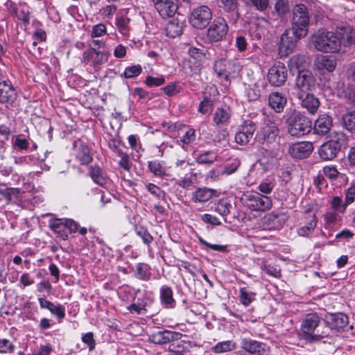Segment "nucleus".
Segmentation results:
<instances>
[{"mask_svg": "<svg viewBox=\"0 0 355 355\" xmlns=\"http://www.w3.org/2000/svg\"><path fill=\"white\" fill-rule=\"evenodd\" d=\"M180 335L179 333L165 330L152 334L150 339L154 343L162 345L178 339Z\"/></svg>", "mask_w": 355, "mask_h": 355, "instance_id": "obj_26", "label": "nucleus"}, {"mask_svg": "<svg viewBox=\"0 0 355 355\" xmlns=\"http://www.w3.org/2000/svg\"><path fill=\"white\" fill-rule=\"evenodd\" d=\"M212 103L208 98H205L198 106V111L202 114H209L211 111Z\"/></svg>", "mask_w": 355, "mask_h": 355, "instance_id": "obj_52", "label": "nucleus"}, {"mask_svg": "<svg viewBox=\"0 0 355 355\" xmlns=\"http://www.w3.org/2000/svg\"><path fill=\"white\" fill-rule=\"evenodd\" d=\"M214 194V191L208 188H200L193 195L192 200L195 202H205L209 200Z\"/></svg>", "mask_w": 355, "mask_h": 355, "instance_id": "obj_32", "label": "nucleus"}, {"mask_svg": "<svg viewBox=\"0 0 355 355\" xmlns=\"http://www.w3.org/2000/svg\"><path fill=\"white\" fill-rule=\"evenodd\" d=\"M306 57L303 55H295L291 58L289 64L291 67H295L300 70H304L303 69L306 67Z\"/></svg>", "mask_w": 355, "mask_h": 355, "instance_id": "obj_39", "label": "nucleus"}, {"mask_svg": "<svg viewBox=\"0 0 355 355\" xmlns=\"http://www.w3.org/2000/svg\"><path fill=\"white\" fill-rule=\"evenodd\" d=\"M288 77V70L286 65L277 62L271 66L267 74L269 83L274 87H281L286 83Z\"/></svg>", "mask_w": 355, "mask_h": 355, "instance_id": "obj_15", "label": "nucleus"}, {"mask_svg": "<svg viewBox=\"0 0 355 355\" xmlns=\"http://www.w3.org/2000/svg\"><path fill=\"white\" fill-rule=\"evenodd\" d=\"M242 204L251 211H264L271 208L272 200L257 192L248 191L241 198Z\"/></svg>", "mask_w": 355, "mask_h": 355, "instance_id": "obj_7", "label": "nucleus"}, {"mask_svg": "<svg viewBox=\"0 0 355 355\" xmlns=\"http://www.w3.org/2000/svg\"><path fill=\"white\" fill-rule=\"evenodd\" d=\"M162 89L167 96H172L180 92L182 88L178 83H172L168 85L163 87Z\"/></svg>", "mask_w": 355, "mask_h": 355, "instance_id": "obj_50", "label": "nucleus"}, {"mask_svg": "<svg viewBox=\"0 0 355 355\" xmlns=\"http://www.w3.org/2000/svg\"><path fill=\"white\" fill-rule=\"evenodd\" d=\"M130 19L126 17H119L116 19L115 25L119 31L124 36H128L130 32Z\"/></svg>", "mask_w": 355, "mask_h": 355, "instance_id": "obj_38", "label": "nucleus"}, {"mask_svg": "<svg viewBox=\"0 0 355 355\" xmlns=\"http://www.w3.org/2000/svg\"><path fill=\"white\" fill-rule=\"evenodd\" d=\"M160 297L162 303L166 308H171L175 304L171 288L163 286L160 289Z\"/></svg>", "mask_w": 355, "mask_h": 355, "instance_id": "obj_31", "label": "nucleus"}, {"mask_svg": "<svg viewBox=\"0 0 355 355\" xmlns=\"http://www.w3.org/2000/svg\"><path fill=\"white\" fill-rule=\"evenodd\" d=\"M309 42L318 51L324 53L340 52L338 39L336 31L319 29L311 35Z\"/></svg>", "mask_w": 355, "mask_h": 355, "instance_id": "obj_1", "label": "nucleus"}, {"mask_svg": "<svg viewBox=\"0 0 355 355\" xmlns=\"http://www.w3.org/2000/svg\"><path fill=\"white\" fill-rule=\"evenodd\" d=\"M323 173L329 179H336L338 177V171L335 166H327L322 169Z\"/></svg>", "mask_w": 355, "mask_h": 355, "instance_id": "obj_59", "label": "nucleus"}, {"mask_svg": "<svg viewBox=\"0 0 355 355\" xmlns=\"http://www.w3.org/2000/svg\"><path fill=\"white\" fill-rule=\"evenodd\" d=\"M309 15L305 5L298 4L293 10L292 28L293 35L298 39L304 38L308 33Z\"/></svg>", "mask_w": 355, "mask_h": 355, "instance_id": "obj_3", "label": "nucleus"}, {"mask_svg": "<svg viewBox=\"0 0 355 355\" xmlns=\"http://www.w3.org/2000/svg\"><path fill=\"white\" fill-rule=\"evenodd\" d=\"M142 71V68L139 64L128 67L123 72V77L125 78H131L138 76Z\"/></svg>", "mask_w": 355, "mask_h": 355, "instance_id": "obj_45", "label": "nucleus"}, {"mask_svg": "<svg viewBox=\"0 0 355 355\" xmlns=\"http://www.w3.org/2000/svg\"><path fill=\"white\" fill-rule=\"evenodd\" d=\"M261 269L264 270L268 275L274 277H279L281 275L280 269L276 266L271 265H263Z\"/></svg>", "mask_w": 355, "mask_h": 355, "instance_id": "obj_57", "label": "nucleus"}, {"mask_svg": "<svg viewBox=\"0 0 355 355\" xmlns=\"http://www.w3.org/2000/svg\"><path fill=\"white\" fill-rule=\"evenodd\" d=\"M217 156L215 153L211 151H206L200 155L197 159L200 164H212L216 160Z\"/></svg>", "mask_w": 355, "mask_h": 355, "instance_id": "obj_46", "label": "nucleus"}, {"mask_svg": "<svg viewBox=\"0 0 355 355\" xmlns=\"http://www.w3.org/2000/svg\"><path fill=\"white\" fill-rule=\"evenodd\" d=\"M287 103V99L280 92H275L269 94L268 105L276 113H281Z\"/></svg>", "mask_w": 355, "mask_h": 355, "instance_id": "obj_25", "label": "nucleus"}, {"mask_svg": "<svg viewBox=\"0 0 355 355\" xmlns=\"http://www.w3.org/2000/svg\"><path fill=\"white\" fill-rule=\"evenodd\" d=\"M338 212L332 209V211L327 212L324 217V220L327 223L332 224L336 223L340 220V216L338 214Z\"/></svg>", "mask_w": 355, "mask_h": 355, "instance_id": "obj_56", "label": "nucleus"}, {"mask_svg": "<svg viewBox=\"0 0 355 355\" xmlns=\"http://www.w3.org/2000/svg\"><path fill=\"white\" fill-rule=\"evenodd\" d=\"M348 139L346 135L342 132H333L329 136V139L319 148L320 157L325 161L334 159L341 148L347 144Z\"/></svg>", "mask_w": 355, "mask_h": 355, "instance_id": "obj_2", "label": "nucleus"}, {"mask_svg": "<svg viewBox=\"0 0 355 355\" xmlns=\"http://www.w3.org/2000/svg\"><path fill=\"white\" fill-rule=\"evenodd\" d=\"M165 82L164 78L162 76L153 77L148 76L145 80L146 84L149 87H157L163 85Z\"/></svg>", "mask_w": 355, "mask_h": 355, "instance_id": "obj_54", "label": "nucleus"}, {"mask_svg": "<svg viewBox=\"0 0 355 355\" xmlns=\"http://www.w3.org/2000/svg\"><path fill=\"white\" fill-rule=\"evenodd\" d=\"M188 53L189 58L184 65L185 72L189 76L198 74L202 66V61L205 56V53L202 49L190 47Z\"/></svg>", "mask_w": 355, "mask_h": 355, "instance_id": "obj_10", "label": "nucleus"}, {"mask_svg": "<svg viewBox=\"0 0 355 355\" xmlns=\"http://www.w3.org/2000/svg\"><path fill=\"white\" fill-rule=\"evenodd\" d=\"M155 9L163 17H171L178 10V0H153Z\"/></svg>", "mask_w": 355, "mask_h": 355, "instance_id": "obj_19", "label": "nucleus"}, {"mask_svg": "<svg viewBox=\"0 0 355 355\" xmlns=\"http://www.w3.org/2000/svg\"><path fill=\"white\" fill-rule=\"evenodd\" d=\"M15 348V345L10 340L0 338V353L10 354L14 352Z\"/></svg>", "mask_w": 355, "mask_h": 355, "instance_id": "obj_47", "label": "nucleus"}, {"mask_svg": "<svg viewBox=\"0 0 355 355\" xmlns=\"http://www.w3.org/2000/svg\"><path fill=\"white\" fill-rule=\"evenodd\" d=\"M255 130V124L252 121H245L235 135V141L240 145H246L252 138Z\"/></svg>", "mask_w": 355, "mask_h": 355, "instance_id": "obj_20", "label": "nucleus"}, {"mask_svg": "<svg viewBox=\"0 0 355 355\" xmlns=\"http://www.w3.org/2000/svg\"><path fill=\"white\" fill-rule=\"evenodd\" d=\"M212 19L211 9L207 6H200L194 8L189 17L191 25L198 29H203L207 26Z\"/></svg>", "mask_w": 355, "mask_h": 355, "instance_id": "obj_11", "label": "nucleus"}, {"mask_svg": "<svg viewBox=\"0 0 355 355\" xmlns=\"http://www.w3.org/2000/svg\"><path fill=\"white\" fill-rule=\"evenodd\" d=\"M324 322L327 325V330H331L332 334L336 336L348 337L353 329L352 325H348V317L341 313L327 315Z\"/></svg>", "mask_w": 355, "mask_h": 355, "instance_id": "obj_5", "label": "nucleus"}, {"mask_svg": "<svg viewBox=\"0 0 355 355\" xmlns=\"http://www.w3.org/2000/svg\"><path fill=\"white\" fill-rule=\"evenodd\" d=\"M300 40L293 35V31L286 30L282 35L279 44V53L281 57H286L291 54Z\"/></svg>", "mask_w": 355, "mask_h": 355, "instance_id": "obj_16", "label": "nucleus"}, {"mask_svg": "<svg viewBox=\"0 0 355 355\" xmlns=\"http://www.w3.org/2000/svg\"><path fill=\"white\" fill-rule=\"evenodd\" d=\"M348 203L343 201L342 198L339 196L333 197L331 201V207L332 209L338 211V213L343 214L345 211L347 207L348 206Z\"/></svg>", "mask_w": 355, "mask_h": 355, "instance_id": "obj_41", "label": "nucleus"}, {"mask_svg": "<svg viewBox=\"0 0 355 355\" xmlns=\"http://www.w3.org/2000/svg\"><path fill=\"white\" fill-rule=\"evenodd\" d=\"M48 310H49L52 314L55 315L60 319H62L65 315L64 309L61 305L55 306L52 303V306H51Z\"/></svg>", "mask_w": 355, "mask_h": 355, "instance_id": "obj_63", "label": "nucleus"}, {"mask_svg": "<svg viewBox=\"0 0 355 355\" xmlns=\"http://www.w3.org/2000/svg\"><path fill=\"white\" fill-rule=\"evenodd\" d=\"M196 131L194 129L188 130L181 138V141L184 144H189L196 140Z\"/></svg>", "mask_w": 355, "mask_h": 355, "instance_id": "obj_55", "label": "nucleus"}, {"mask_svg": "<svg viewBox=\"0 0 355 355\" xmlns=\"http://www.w3.org/2000/svg\"><path fill=\"white\" fill-rule=\"evenodd\" d=\"M314 69L320 74L324 75L327 72H332L335 70L336 60L330 55H320L314 60Z\"/></svg>", "mask_w": 355, "mask_h": 355, "instance_id": "obj_18", "label": "nucleus"}, {"mask_svg": "<svg viewBox=\"0 0 355 355\" xmlns=\"http://www.w3.org/2000/svg\"><path fill=\"white\" fill-rule=\"evenodd\" d=\"M320 319L315 313H310L306 315V318L302 322L301 330L307 336V340L311 341V336L315 328L319 325Z\"/></svg>", "mask_w": 355, "mask_h": 355, "instance_id": "obj_23", "label": "nucleus"}, {"mask_svg": "<svg viewBox=\"0 0 355 355\" xmlns=\"http://www.w3.org/2000/svg\"><path fill=\"white\" fill-rule=\"evenodd\" d=\"M228 26L223 17H216L208 28L206 40L209 42L222 40L227 35Z\"/></svg>", "mask_w": 355, "mask_h": 355, "instance_id": "obj_12", "label": "nucleus"}, {"mask_svg": "<svg viewBox=\"0 0 355 355\" xmlns=\"http://www.w3.org/2000/svg\"><path fill=\"white\" fill-rule=\"evenodd\" d=\"M214 69L218 78L227 80L230 76L238 73L240 65L234 60L220 59L214 62Z\"/></svg>", "mask_w": 355, "mask_h": 355, "instance_id": "obj_13", "label": "nucleus"}, {"mask_svg": "<svg viewBox=\"0 0 355 355\" xmlns=\"http://www.w3.org/2000/svg\"><path fill=\"white\" fill-rule=\"evenodd\" d=\"M107 33L106 26L103 23H99L92 26L90 31V37L92 38L101 37Z\"/></svg>", "mask_w": 355, "mask_h": 355, "instance_id": "obj_44", "label": "nucleus"}, {"mask_svg": "<svg viewBox=\"0 0 355 355\" xmlns=\"http://www.w3.org/2000/svg\"><path fill=\"white\" fill-rule=\"evenodd\" d=\"M110 53L107 51H100L95 47H91L83 53L82 62L96 68L106 63Z\"/></svg>", "mask_w": 355, "mask_h": 355, "instance_id": "obj_14", "label": "nucleus"}, {"mask_svg": "<svg viewBox=\"0 0 355 355\" xmlns=\"http://www.w3.org/2000/svg\"><path fill=\"white\" fill-rule=\"evenodd\" d=\"M279 216V214L272 211L268 215H266L263 220L265 222H268L269 223H271L272 227H275L276 225L279 224V221L277 220Z\"/></svg>", "mask_w": 355, "mask_h": 355, "instance_id": "obj_61", "label": "nucleus"}, {"mask_svg": "<svg viewBox=\"0 0 355 355\" xmlns=\"http://www.w3.org/2000/svg\"><path fill=\"white\" fill-rule=\"evenodd\" d=\"M316 225L317 219L315 216H313L311 220L306 225L300 227L297 230V234L301 236H307L313 231Z\"/></svg>", "mask_w": 355, "mask_h": 355, "instance_id": "obj_42", "label": "nucleus"}, {"mask_svg": "<svg viewBox=\"0 0 355 355\" xmlns=\"http://www.w3.org/2000/svg\"><path fill=\"white\" fill-rule=\"evenodd\" d=\"M148 168L150 173L157 177L168 176L167 169L163 162L154 159L148 162Z\"/></svg>", "mask_w": 355, "mask_h": 355, "instance_id": "obj_28", "label": "nucleus"}, {"mask_svg": "<svg viewBox=\"0 0 355 355\" xmlns=\"http://www.w3.org/2000/svg\"><path fill=\"white\" fill-rule=\"evenodd\" d=\"M231 205L227 200L221 199L216 205L214 210L223 217L227 216L230 212Z\"/></svg>", "mask_w": 355, "mask_h": 355, "instance_id": "obj_40", "label": "nucleus"}, {"mask_svg": "<svg viewBox=\"0 0 355 355\" xmlns=\"http://www.w3.org/2000/svg\"><path fill=\"white\" fill-rule=\"evenodd\" d=\"M135 230L137 234L142 239L144 243L148 245L153 241V236L144 227L141 226H138L136 227Z\"/></svg>", "mask_w": 355, "mask_h": 355, "instance_id": "obj_48", "label": "nucleus"}, {"mask_svg": "<svg viewBox=\"0 0 355 355\" xmlns=\"http://www.w3.org/2000/svg\"><path fill=\"white\" fill-rule=\"evenodd\" d=\"M275 10L278 16H283L288 11V6L284 0H277L275 4Z\"/></svg>", "mask_w": 355, "mask_h": 355, "instance_id": "obj_51", "label": "nucleus"}, {"mask_svg": "<svg viewBox=\"0 0 355 355\" xmlns=\"http://www.w3.org/2000/svg\"><path fill=\"white\" fill-rule=\"evenodd\" d=\"M89 175L95 183L101 186L106 184L108 181L106 174L99 166H92L89 170Z\"/></svg>", "mask_w": 355, "mask_h": 355, "instance_id": "obj_29", "label": "nucleus"}, {"mask_svg": "<svg viewBox=\"0 0 355 355\" xmlns=\"http://www.w3.org/2000/svg\"><path fill=\"white\" fill-rule=\"evenodd\" d=\"M279 119L274 116H266L264 118L263 123L257 135L262 144L268 145L276 141L279 132Z\"/></svg>", "mask_w": 355, "mask_h": 355, "instance_id": "obj_6", "label": "nucleus"}, {"mask_svg": "<svg viewBox=\"0 0 355 355\" xmlns=\"http://www.w3.org/2000/svg\"><path fill=\"white\" fill-rule=\"evenodd\" d=\"M256 294L248 288L243 287L239 289V300L242 304L248 306L255 300Z\"/></svg>", "mask_w": 355, "mask_h": 355, "instance_id": "obj_35", "label": "nucleus"}, {"mask_svg": "<svg viewBox=\"0 0 355 355\" xmlns=\"http://www.w3.org/2000/svg\"><path fill=\"white\" fill-rule=\"evenodd\" d=\"M299 100L301 106L311 113L315 114L320 105L318 99L315 97L311 92L304 93V94L300 95V96H296Z\"/></svg>", "mask_w": 355, "mask_h": 355, "instance_id": "obj_24", "label": "nucleus"}, {"mask_svg": "<svg viewBox=\"0 0 355 355\" xmlns=\"http://www.w3.org/2000/svg\"><path fill=\"white\" fill-rule=\"evenodd\" d=\"M49 227L57 237L63 240L68 239L69 234L77 232L78 225L71 219L52 218Z\"/></svg>", "mask_w": 355, "mask_h": 355, "instance_id": "obj_9", "label": "nucleus"}, {"mask_svg": "<svg viewBox=\"0 0 355 355\" xmlns=\"http://www.w3.org/2000/svg\"><path fill=\"white\" fill-rule=\"evenodd\" d=\"M345 200L348 205L355 200V184H352L347 190L345 194Z\"/></svg>", "mask_w": 355, "mask_h": 355, "instance_id": "obj_64", "label": "nucleus"}, {"mask_svg": "<svg viewBox=\"0 0 355 355\" xmlns=\"http://www.w3.org/2000/svg\"><path fill=\"white\" fill-rule=\"evenodd\" d=\"M332 126V118L327 114H322L315 121L313 132L318 135H325L330 131Z\"/></svg>", "mask_w": 355, "mask_h": 355, "instance_id": "obj_22", "label": "nucleus"}, {"mask_svg": "<svg viewBox=\"0 0 355 355\" xmlns=\"http://www.w3.org/2000/svg\"><path fill=\"white\" fill-rule=\"evenodd\" d=\"M343 122L348 130L355 132V110L344 114L343 116Z\"/></svg>", "mask_w": 355, "mask_h": 355, "instance_id": "obj_43", "label": "nucleus"}, {"mask_svg": "<svg viewBox=\"0 0 355 355\" xmlns=\"http://www.w3.org/2000/svg\"><path fill=\"white\" fill-rule=\"evenodd\" d=\"M218 5L227 12H234L237 8L236 0H218Z\"/></svg>", "mask_w": 355, "mask_h": 355, "instance_id": "obj_49", "label": "nucleus"}, {"mask_svg": "<svg viewBox=\"0 0 355 355\" xmlns=\"http://www.w3.org/2000/svg\"><path fill=\"white\" fill-rule=\"evenodd\" d=\"M336 334H333L331 330H327V325L325 324L324 329L320 334H315L311 336V342L322 341L324 343H331L334 341V336Z\"/></svg>", "mask_w": 355, "mask_h": 355, "instance_id": "obj_34", "label": "nucleus"}, {"mask_svg": "<svg viewBox=\"0 0 355 355\" xmlns=\"http://www.w3.org/2000/svg\"><path fill=\"white\" fill-rule=\"evenodd\" d=\"M76 159L81 164L87 165L92 161V156L89 148L85 146H80L76 153Z\"/></svg>", "mask_w": 355, "mask_h": 355, "instance_id": "obj_36", "label": "nucleus"}, {"mask_svg": "<svg viewBox=\"0 0 355 355\" xmlns=\"http://www.w3.org/2000/svg\"><path fill=\"white\" fill-rule=\"evenodd\" d=\"M134 94L137 95L139 98L145 101H149L154 97L153 94L140 87H137L134 89Z\"/></svg>", "mask_w": 355, "mask_h": 355, "instance_id": "obj_58", "label": "nucleus"}, {"mask_svg": "<svg viewBox=\"0 0 355 355\" xmlns=\"http://www.w3.org/2000/svg\"><path fill=\"white\" fill-rule=\"evenodd\" d=\"M82 340L88 345L90 350L95 347V341L92 332L85 334L82 337Z\"/></svg>", "mask_w": 355, "mask_h": 355, "instance_id": "obj_62", "label": "nucleus"}, {"mask_svg": "<svg viewBox=\"0 0 355 355\" xmlns=\"http://www.w3.org/2000/svg\"><path fill=\"white\" fill-rule=\"evenodd\" d=\"M241 347L246 352L258 355H264L266 350L263 345L256 340L244 338L241 341Z\"/></svg>", "mask_w": 355, "mask_h": 355, "instance_id": "obj_27", "label": "nucleus"}, {"mask_svg": "<svg viewBox=\"0 0 355 355\" xmlns=\"http://www.w3.org/2000/svg\"><path fill=\"white\" fill-rule=\"evenodd\" d=\"M316 80L309 70H300L295 78L293 94L300 96L304 93H309L315 89Z\"/></svg>", "mask_w": 355, "mask_h": 355, "instance_id": "obj_8", "label": "nucleus"}, {"mask_svg": "<svg viewBox=\"0 0 355 355\" xmlns=\"http://www.w3.org/2000/svg\"><path fill=\"white\" fill-rule=\"evenodd\" d=\"M288 132L293 137H300L309 134L312 128L311 119L298 112H295L286 119Z\"/></svg>", "mask_w": 355, "mask_h": 355, "instance_id": "obj_4", "label": "nucleus"}, {"mask_svg": "<svg viewBox=\"0 0 355 355\" xmlns=\"http://www.w3.org/2000/svg\"><path fill=\"white\" fill-rule=\"evenodd\" d=\"M182 24L175 20L170 21L167 23L165 28L166 35L172 38L180 35L182 33Z\"/></svg>", "mask_w": 355, "mask_h": 355, "instance_id": "obj_33", "label": "nucleus"}, {"mask_svg": "<svg viewBox=\"0 0 355 355\" xmlns=\"http://www.w3.org/2000/svg\"><path fill=\"white\" fill-rule=\"evenodd\" d=\"M116 11L115 6L109 5L101 10V15L104 18L111 19Z\"/></svg>", "mask_w": 355, "mask_h": 355, "instance_id": "obj_60", "label": "nucleus"}, {"mask_svg": "<svg viewBox=\"0 0 355 355\" xmlns=\"http://www.w3.org/2000/svg\"><path fill=\"white\" fill-rule=\"evenodd\" d=\"M340 51L342 47H349L355 44V28L352 26H340L336 29Z\"/></svg>", "mask_w": 355, "mask_h": 355, "instance_id": "obj_17", "label": "nucleus"}, {"mask_svg": "<svg viewBox=\"0 0 355 355\" xmlns=\"http://www.w3.org/2000/svg\"><path fill=\"white\" fill-rule=\"evenodd\" d=\"M236 348V344L232 340H225L218 343L211 348V351L216 354L224 353L232 351Z\"/></svg>", "mask_w": 355, "mask_h": 355, "instance_id": "obj_37", "label": "nucleus"}, {"mask_svg": "<svg viewBox=\"0 0 355 355\" xmlns=\"http://www.w3.org/2000/svg\"><path fill=\"white\" fill-rule=\"evenodd\" d=\"M230 114L227 110L218 108L214 116V122L218 127H223L229 123Z\"/></svg>", "mask_w": 355, "mask_h": 355, "instance_id": "obj_30", "label": "nucleus"}, {"mask_svg": "<svg viewBox=\"0 0 355 355\" xmlns=\"http://www.w3.org/2000/svg\"><path fill=\"white\" fill-rule=\"evenodd\" d=\"M12 145L20 150H27L29 147L28 141L21 135L17 136L12 141Z\"/></svg>", "mask_w": 355, "mask_h": 355, "instance_id": "obj_53", "label": "nucleus"}, {"mask_svg": "<svg viewBox=\"0 0 355 355\" xmlns=\"http://www.w3.org/2000/svg\"><path fill=\"white\" fill-rule=\"evenodd\" d=\"M313 145L310 141L297 142L289 148L290 155L297 159L306 158L312 153Z\"/></svg>", "mask_w": 355, "mask_h": 355, "instance_id": "obj_21", "label": "nucleus"}]
</instances>
